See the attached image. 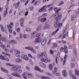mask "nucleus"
I'll return each mask as SVG.
<instances>
[{
  "label": "nucleus",
  "instance_id": "obj_1",
  "mask_svg": "<svg viewBox=\"0 0 79 79\" xmlns=\"http://www.w3.org/2000/svg\"><path fill=\"white\" fill-rule=\"evenodd\" d=\"M53 5V4H51L50 5H48L47 6H44L43 7H42L39 11V12H45L47 11V10L46 9L48 7V8H50L51 6H52Z\"/></svg>",
  "mask_w": 79,
  "mask_h": 79
},
{
  "label": "nucleus",
  "instance_id": "obj_2",
  "mask_svg": "<svg viewBox=\"0 0 79 79\" xmlns=\"http://www.w3.org/2000/svg\"><path fill=\"white\" fill-rule=\"evenodd\" d=\"M60 12H58L56 15H55L54 17V18L56 19V21H58L59 19H61L62 15H60Z\"/></svg>",
  "mask_w": 79,
  "mask_h": 79
},
{
  "label": "nucleus",
  "instance_id": "obj_3",
  "mask_svg": "<svg viewBox=\"0 0 79 79\" xmlns=\"http://www.w3.org/2000/svg\"><path fill=\"white\" fill-rule=\"evenodd\" d=\"M41 61L42 62H44V63H47V62H50V61H51L50 60H48L47 59V56H42V57L41 59Z\"/></svg>",
  "mask_w": 79,
  "mask_h": 79
},
{
  "label": "nucleus",
  "instance_id": "obj_4",
  "mask_svg": "<svg viewBox=\"0 0 79 79\" xmlns=\"http://www.w3.org/2000/svg\"><path fill=\"white\" fill-rule=\"evenodd\" d=\"M59 22L57 21L56 23L54 25L55 27L60 28L62 26V23H60L59 24Z\"/></svg>",
  "mask_w": 79,
  "mask_h": 79
},
{
  "label": "nucleus",
  "instance_id": "obj_5",
  "mask_svg": "<svg viewBox=\"0 0 79 79\" xmlns=\"http://www.w3.org/2000/svg\"><path fill=\"white\" fill-rule=\"evenodd\" d=\"M47 20V18H44L42 19L41 17H39L38 18V21H40L41 23H44Z\"/></svg>",
  "mask_w": 79,
  "mask_h": 79
},
{
  "label": "nucleus",
  "instance_id": "obj_6",
  "mask_svg": "<svg viewBox=\"0 0 79 79\" xmlns=\"http://www.w3.org/2000/svg\"><path fill=\"white\" fill-rule=\"evenodd\" d=\"M12 75L14 76L17 77H21L18 73V72L16 71V70L14 71V73H12Z\"/></svg>",
  "mask_w": 79,
  "mask_h": 79
},
{
  "label": "nucleus",
  "instance_id": "obj_7",
  "mask_svg": "<svg viewBox=\"0 0 79 79\" xmlns=\"http://www.w3.org/2000/svg\"><path fill=\"white\" fill-rule=\"evenodd\" d=\"M0 59L2 60H5L6 61H9V59H8V57H5L4 56H2L1 54H0Z\"/></svg>",
  "mask_w": 79,
  "mask_h": 79
},
{
  "label": "nucleus",
  "instance_id": "obj_8",
  "mask_svg": "<svg viewBox=\"0 0 79 79\" xmlns=\"http://www.w3.org/2000/svg\"><path fill=\"white\" fill-rule=\"evenodd\" d=\"M62 74L63 76L64 77H67V72L66 70H63L62 71Z\"/></svg>",
  "mask_w": 79,
  "mask_h": 79
},
{
  "label": "nucleus",
  "instance_id": "obj_9",
  "mask_svg": "<svg viewBox=\"0 0 79 79\" xmlns=\"http://www.w3.org/2000/svg\"><path fill=\"white\" fill-rule=\"evenodd\" d=\"M20 25L22 27L24 26V18H21L20 20Z\"/></svg>",
  "mask_w": 79,
  "mask_h": 79
},
{
  "label": "nucleus",
  "instance_id": "obj_10",
  "mask_svg": "<svg viewBox=\"0 0 79 79\" xmlns=\"http://www.w3.org/2000/svg\"><path fill=\"white\" fill-rule=\"evenodd\" d=\"M13 23L11 22L9 25H7V26L8 29H11L13 27Z\"/></svg>",
  "mask_w": 79,
  "mask_h": 79
},
{
  "label": "nucleus",
  "instance_id": "obj_11",
  "mask_svg": "<svg viewBox=\"0 0 79 79\" xmlns=\"http://www.w3.org/2000/svg\"><path fill=\"white\" fill-rule=\"evenodd\" d=\"M68 31L66 32V31H64V33H63V35H62V39H64L65 38V37L66 36V35H68Z\"/></svg>",
  "mask_w": 79,
  "mask_h": 79
},
{
  "label": "nucleus",
  "instance_id": "obj_12",
  "mask_svg": "<svg viewBox=\"0 0 79 79\" xmlns=\"http://www.w3.org/2000/svg\"><path fill=\"white\" fill-rule=\"evenodd\" d=\"M21 57L23 59L25 60H29V58L27 56L22 55L21 56Z\"/></svg>",
  "mask_w": 79,
  "mask_h": 79
},
{
  "label": "nucleus",
  "instance_id": "obj_13",
  "mask_svg": "<svg viewBox=\"0 0 79 79\" xmlns=\"http://www.w3.org/2000/svg\"><path fill=\"white\" fill-rule=\"evenodd\" d=\"M34 69L36 71H40V72L41 73L43 72V70H41L40 69L38 66H35L34 67Z\"/></svg>",
  "mask_w": 79,
  "mask_h": 79
},
{
  "label": "nucleus",
  "instance_id": "obj_14",
  "mask_svg": "<svg viewBox=\"0 0 79 79\" xmlns=\"http://www.w3.org/2000/svg\"><path fill=\"white\" fill-rule=\"evenodd\" d=\"M40 39H41L40 37L37 38L35 40V44L39 43V42L40 41Z\"/></svg>",
  "mask_w": 79,
  "mask_h": 79
},
{
  "label": "nucleus",
  "instance_id": "obj_15",
  "mask_svg": "<svg viewBox=\"0 0 79 79\" xmlns=\"http://www.w3.org/2000/svg\"><path fill=\"white\" fill-rule=\"evenodd\" d=\"M42 56H47V54H45V55H44V53L42 52L40 54H38V58H40V57H42Z\"/></svg>",
  "mask_w": 79,
  "mask_h": 79
},
{
  "label": "nucleus",
  "instance_id": "obj_16",
  "mask_svg": "<svg viewBox=\"0 0 79 79\" xmlns=\"http://www.w3.org/2000/svg\"><path fill=\"white\" fill-rule=\"evenodd\" d=\"M28 73L27 72H25L22 74V76L25 79H27V75Z\"/></svg>",
  "mask_w": 79,
  "mask_h": 79
},
{
  "label": "nucleus",
  "instance_id": "obj_17",
  "mask_svg": "<svg viewBox=\"0 0 79 79\" xmlns=\"http://www.w3.org/2000/svg\"><path fill=\"white\" fill-rule=\"evenodd\" d=\"M15 53H16L17 54V55L16 54L15 55L16 56H17V57H18L19 58L20 57V56L19 55V54L20 53V52H19V51L17 50L15 51Z\"/></svg>",
  "mask_w": 79,
  "mask_h": 79
},
{
  "label": "nucleus",
  "instance_id": "obj_18",
  "mask_svg": "<svg viewBox=\"0 0 79 79\" xmlns=\"http://www.w3.org/2000/svg\"><path fill=\"white\" fill-rule=\"evenodd\" d=\"M47 42V39H45L42 42H41V45L42 46H44L45 44V43Z\"/></svg>",
  "mask_w": 79,
  "mask_h": 79
},
{
  "label": "nucleus",
  "instance_id": "obj_19",
  "mask_svg": "<svg viewBox=\"0 0 79 79\" xmlns=\"http://www.w3.org/2000/svg\"><path fill=\"white\" fill-rule=\"evenodd\" d=\"M15 61L16 62H17L18 63H21L22 62V60L19 58H17L15 59Z\"/></svg>",
  "mask_w": 79,
  "mask_h": 79
},
{
  "label": "nucleus",
  "instance_id": "obj_20",
  "mask_svg": "<svg viewBox=\"0 0 79 79\" xmlns=\"http://www.w3.org/2000/svg\"><path fill=\"white\" fill-rule=\"evenodd\" d=\"M52 72L54 74H55V75H56V76H60L61 75V74L60 73H58V72H55L54 71H52Z\"/></svg>",
  "mask_w": 79,
  "mask_h": 79
},
{
  "label": "nucleus",
  "instance_id": "obj_21",
  "mask_svg": "<svg viewBox=\"0 0 79 79\" xmlns=\"http://www.w3.org/2000/svg\"><path fill=\"white\" fill-rule=\"evenodd\" d=\"M41 27H42V24H40L39 25V26H38V27L37 28L36 31H40V30L42 29Z\"/></svg>",
  "mask_w": 79,
  "mask_h": 79
},
{
  "label": "nucleus",
  "instance_id": "obj_22",
  "mask_svg": "<svg viewBox=\"0 0 79 79\" xmlns=\"http://www.w3.org/2000/svg\"><path fill=\"white\" fill-rule=\"evenodd\" d=\"M47 22H46L45 23V29H47L50 27V25L47 24Z\"/></svg>",
  "mask_w": 79,
  "mask_h": 79
},
{
  "label": "nucleus",
  "instance_id": "obj_23",
  "mask_svg": "<svg viewBox=\"0 0 79 79\" xmlns=\"http://www.w3.org/2000/svg\"><path fill=\"white\" fill-rule=\"evenodd\" d=\"M30 50L34 53H37L36 51L34 50V49L33 48H32V47H31V48L30 49Z\"/></svg>",
  "mask_w": 79,
  "mask_h": 79
},
{
  "label": "nucleus",
  "instance_id": "obj_24",
  "mask_svg": "<svg viewBox=\"0 0 79 79\" xmlns=\"http://www.w3.org/2000/svg\"><path fill=\"white\" fill-rule=\"evenodd\" d=\"M1 69L2 71L4 72V73H8V72L7 70H6L5 69H4L3 68H2Z\"/></svg>",
  "mask_w": 79,
  "mask_h": 79
},
{
  "label": "nucleus",
  "instance_id": "obj_25",
  "mask_svg": "<svg viewBox=\"0 0 79 79\" xmlns=\"http://www.w3.org/2000/svg\"><path fill=\"white\" fill-rule=\"evenodd\" d=\"M75 73L77 76H79V71L78 69H76L75 70Z\"/></svg>",
  "mask_w": 79,
  "mask_h": 79
},
{
  "label": "nucleus",
  "instance_id": "obj_26",
  "mask_svg": "<svg viewBox=\"0 0 79 79\" xmlns=\"http://www.w3.org/2000/svg\"><path fill=\"white\" fill-rule=\"evenodd\" d=\"M0 27L1 28L2 31V32H4V31L5 30L4 29V28H3V25H0Z\"/></svg>",
  "mask_w": 79,
  "mask_h": 79
},
{
  "label": "nucleus",
  "instance_id": "obj_27",
  "mask_svg": "<svg viewBox=\"0 0 79 79\" xmlns=\"http://www.w3.org/2000/svg\"><path fill=\"white\" fill-rule=\"evenodd\" d=\"M59 30V29H57V30H56V31H55L52 33V35H53L54 34H56V32H57V31Z\"/></svg>",
  "mask_w": 79,
  "mask_h": 79
},
{
  "label": "nucleus",
  "instance_id": "obj_28",
  "mask_svg": "<svg viewBox=\"0 0 79 79\" xmlns=\"http://www.w3.org/2000/svg\"><path fill=\"white\" fill-rule=\"evenodd\" d=\"M25 31H26V32H30V31H31V28H27L25 29Z\"/></svg>",
  "mask_w": 79,
  "mask_h": 79
},
{
  "label": "nucleus",
  "instance_id": "obj_29",
  "mask_svg": "<svg viewBox=\"0 0 79 79\" xmlns=\"http://www.w3.org/2000/svg\"><path fill=\"white\" fill-rule=\"evenodd\" d=\"M59 58H60V56L59 55H57V56L56 57V63H58V61L57 60H58Z\"/></svg>",
  "mask_w": 79,
  "mask_h": 79
},
{
  "label": "nucleus",
  "instance_id": "obj_30",
  "mask_svg": "<svg viewBox=\"0 0 79 79\" xmlns=\"http://www.w3.org/2000/svg\"><path fill=\"white\" fill-rule=\"evenodd\" d=\"M0 46L1 47H2V48H5V46L3 45V44L2 42H1V41H0Z\"/></svg>",
  "mask_w": 79,
  "mask_h": 79
},
{
  "label": "nucleus",
  "instance_id": "obj_31",
  "mask_svg": "<svg viewBox=\"0 0 79 79\" xmlns=\"http://www.w3.org/2000/svg\"><path fill=\"white\" fill-rule=\"evenodd\" d=\"M6 38L4 37H2L1 39V40H2L3 42H5V41L6 40Z\"/></svg>",
  "mask_w": 79,
  "mask_h": 79
},
{
  "label": "nucleus",
  "instance_id": "obj_32",
  "mask_svg": "<svg viewBox=\"0 0 79 79\" xmlns=\"http://www.w3.org/2000/svg\"><path fill=\"white\" fill-rule=\"evenodd\" d=\"M12 44H17V41L16 40H12Z\"/></svg>",
  "mask_w": 79,
  "mask_h": 79
},
{
  "label": "nucleus",
  "instance_id": "obj_33",
  "mask_svg": "<svg viewBox=\"0 0 79 79\" xmlns=\"http://www.w3.org/2000/svg\"><path fill=\"white\" fill-rule=\"evenodd\" d=\"M2 54L3 55H7V56H10V54H8L7 53H6L5 52H2Z\"/></svg>",
  "mask_w": 79,
  "mask_h": 79
},
{
  "label": "nucleus",
  "instance_id": "obj_34",
  "mask_svg": "<svg viewBox=\"0 0 79 79\" xmlns=\"http://www.w3.org/2000/svg\"><path fill=\"white\" fill-rule=\"evenodd\" d=\"M19 3H20V2H18V3H17V5L15 7V8H16V9H17V8H18V6H19Z\"/></svg>",
  "mask_w": 79,
  "mask_h": 79
},
{
  "label": "nucleus",
  "instance_id": "obj_35",
  "mask_svg": "<svg viewBox=\"0 0 79 79\" xmlns=\"http://www.w3.org/2000/svg\"><path fill=\"white\" fill-rule=\"evenodd\" d=\"M19 37L20 39H23V35H22V33L21 32L19 33Z\"/></svg>",
  "mask_w": 79,
  "mask_h": 79
},
{
  "label": "nucleus",
  "instance_id": "obj_36",
  "mask_svg": "<svg viewBox=\"0 0 79 79\" xmlns=\"http://www.w3.org/2000/svg\"><path fill=\"white\" fill-rule=\"evenodd\" d=\"M75 33H76V32L75 31H73V40H74V39L75 38Z\"/></svg>",
  "mask_w": 79,
  "mask_h": 79
},
{
  "label": "nucleus",
  "instance_id": "obj_37",
  "mask_svg": "<svg viewBox=\"0 0 79 79\" xmlns=\"http://www.w3.org/2000/svg\"><path fill=\"white\" fill-rule=\"evenodd\" d=\"M76 18V15H73V17L71 19V20L73 21H74V19H75Z\"/></svg>",
  "mask_w": 79,
  "mask_h": 79
},
{
  "label": "nucleus",
  "instance_id": "obj_38",
  "mask_svg": "<svg viewBox=\"0 0 79 79\" xmlns=\"http://www.w3.org/2000/svg\"><path fill=\"white\" fill-rule=\"evenodd\" d=\"M16 71L18 73H19V74H20V73H21L22 72V71L21 70H16Z\"/></svg>",
  "mask_w": 79,
  "mask_h": 79
},
{
  "label": "nucleus",
  "instance_id": "obj_39",
  "mask_svg": "<svg viewBox=\"0 0 79 79\" xmlns=\"http://www.w3.org/2000/svg\"><path fill=\"white\" fill-rule=\"evenodd\" d=\"M18 66L19 65H13V66L14 67H15L16 70H17V69H18Z\"/></svg>",
  "mask_w": 79,
  "mask_h": 79
},
{
  "label": "nucleus",
  "instance_id": "obj_40",
  "mask_svg": "<svg viewBox=\"0 0 79 79\" xmlns=\"http://www.w3.org/2000/svg\"><path fill=\"white\" fill-rule=\"evenodd\" d=\"M70 67L71 68H74V63H72L70 64Z\"/></svg>",
  "mask_w": 79,
  "mask_h": 79
},
{
  "label": "nucleus",
  "instance_id": "obj_41",
  "mask_svg": "<svg viewBox=\"0 0 79 79\" xmlns=\"http://www.w3.org/2000/svg\"><path fill=\"white\" fill-rule=\"evenodd\" d=\"M27 77L28 78H30L32 77V74L31 73H29L28 74Z\"/></svg>",
  "mask_w": 79,
  "mask_h": 79
},
{
  "label": "nucleus",
  "instance_id": "obj_42",
  "mask_svg": "<svg viewBox=\"0 0 79 79\" xmlns=\"http://www.w3.org/2000/svg\"><path fill=\"white\" fill-rule=\"evenodd\" d=\"M69 28V25H67L66 26V28L64 29V31H66V32H68V31H67L66 30H67V29H68Z\"/></svg>",
  "mask_w": 79,
  "mask_h": 79
},
{
  "label": "nucleus",
  "instance_id": "obj_43",
  "mask_svg": "<svg viewBox=\"0 0 79 79\" xmlns=\"http://www.w3.org/2000/svg\"><path fill=\"white\" fill-rule=\"evenodd\" d=\"M73 74V72L71 70H69V75H70V76H72V75Z\"/></svg>",
  "mask_w": 79,
  "mask_h": 79
},
{
  "label": "nucleus",
  "instance_id": "obj_44",
  "mask_svg": "<svg viewBox=\"0 0 79 79\" xmlns=\"http://www.w3.org/2000/svg\"><path fill=\"white\" fill-rule=\"evenodd\" d=\"M47 15V14L45 13V14H43L41 15V17H45Z\"/></svg>",
  "mask_w": 79,
  "mask_h": 79
},
{
  "label": "nucleus",
  "instance_id": "obj_45",
  "mask_svg": "<svg viewBox=\"0 0 79 79\" xmlns=\"http://www.w3.org/2000/svg\"><path fill=\"white\" fill-rule=\"evenodd\" d=\"M72 77L73 79H76V77L74 75H72Z\"/></svg>",
  "mask_w": 79,
  "mask_h": 79
},
{
  "label": "nucleus",
  "instance_id": "obj_46",
  "mask_svg": "<svg viewBox=\"0 0 79 79\" xmlns=\"http://www.w3.org/2000/svg\"><path fill=\"white\" fill-rule=\"evenodd\" d=\"M31 47L30 46V47H26L25 48L26 49H27V50H30L31 48Z\"/></svg>",
  "mask_w": 79,
  "mask_h": 79
},
{
  "label": "nucleus",
  "instance_id": "obj_47",
  "mask_svg": "<svg viewBox=\"0 0 79 79\" xmlns=\"http://www.w3.org/2000/svg\"><path fill=\"white\" fill-rule=\"evenodd\" d=\"M7 14V10H6L5 12H4V14H3V16H6V15Z\"/></svg>",
  "mask_w": 79,
  "mask_h": 79
},
{
  "label": "nucleus",
  "instance_id": "obj_48",
  "mask_svg": "<svg viewBox=\"0 0 79 79\" xmlns=\"http://www.w3.org/2000/svg\"><path fill=\"white\" fill-rule=\"evenodd\" d=\"M9 9V7H8V5H7L6 6V11H8V9Z\"/></svg>",
  "mask_w": 79,
  "mask_h": 79
},
{
  "label": "nucleus",
  "instance_id": "obj_49",
  "mask_svg": "<svg viewBox=\"0 0 79 79\" xmlns=\"http://www.w3.org/2000/svg\"><path fill=\"white\" fill-rule=\"evenodd\" d=\"M53 45L54 46V47L56 48L57 47V44L56 43H54L53 44Z\"/></svg>",
  "mask_w": 79,
  "mask_h": 79
},
{
  "label": "nucleus",
  "instance_id": "obj_50",
  "mask_svg": "<svg viewBox=\"0 0 79 79\" xmlns=\"http://www.w3.org/2000/svg\"><path fill=\"white\" fill-rule=\"evenodd\" d=\"M8 31L10 34H11V33H12V30H11V29H9Z\"/></svg>",
  "mask_w": 79,
  "mask_h": 79
},
{
  "label": "nucleus",
  "instance_id": "obj_51",
  "mask_svg": "<svg viewBox=\"0 0 79 79\" xmlns=\"http://www.w3.org/2000/svg\"><path fill=\"white\" fill-rule=\"evenodd\" d=\"M61 9H58V10H54V11H56V13H58L59 11H60Z\"/></svg>",
  "mask_w": 79,
  "mask_h": 79
},
{
  "label": "nucleus",
  "instance_id": "obj_52",
  "mask_svg": "<svg viewBox=\"0 0 79 79\" xmlns=\"http://www.w3.org/2000/svg\"><path fill=\"white\" fill-rule=\"evenodd\" d=\"M54 69V72L55 73H56L57 72V71H58V69H57V68L56 67H55Z\"/></svg>",
  "mask_w": 79,
  "mask_h": 79
},
{
  "label": "nucleus",
  "instance_id": "obj_53",
  "mask_svg": "<svg viewBox=\"0 0 79 79\" xmlns=\"http://www.w3.org/2000/svg\"><path fill=\"white\" fill-rule=\"evenodd\" d=\"M39 64L40 66H42L43 64H44V63H43L42 62H40L39 63Z\"/></svg>",
  "mask_w": 79,
  "mask_h": 79
},
{
  "label": "nucleus",
  "instance_id": "obj_54",
  "mask_svg": "<svg viewBox=\"0 0 79 79\" xmlns=\"http://www.w3.org/2000/svg\"><path fill=\"white\" fill-rule=\"evenodd\" d=\"M15 68H16L15 67H14L13 68H12L11 69V71H15Z\"/></svg>",
  "mask_w": 79,
  "mask_h": 79
},
{
  "label": "nucleus",
  "instance_id": "obj_55",
  "mask_svg": "<svg viewBox=\"0 0 79 79\" xmlns=\"http://www.w3.org/2000/svg\"><path fill=\"white\" fill-rule=\"evenodd\" d=\"M17 32H19L20 31V28H19V27H18L17 29Z\"/></svg>",
  "mask_w": 79,
  "mask_h": 79
},
{
  "label": "nucleus",
  "instance_id": "obj_56",
  "mask_svg": "<svg viewBox=\"0 0 79 79\" xmlns=\"http://www.w3.org/2000/svg\"><path fill=\"white\" fill-rule=\"evenodd\" d=\"M38 2V1H35L34 3V6H35V5H36L37 3Z\"/></svg>",
  "mask_w": 79,
  "mask_h": 79
},
{
  "label": "nucleus",
  "instance_id": "obj_57",
  "mask_svg": "<svg viewBox=\"0 0 79 79\" xmlns=\"http://www.w3.org/2000/svg\"><path fill=\"white\" fill-rule=\"evenodd\" d=\"M40 35V33H38L36 35V36L37 37H39Z\"/></svg>",
  "mask_w": 79,
  "mask_h": 79
},
{
  "label": "nucleus",
  "instance_id": "obj_58",
  "mask_svg": "<svg viewBox=\"0 0 79 79\" xmlns=\"http://www.w3.org/2000/svg\"><path fill=\"white\" fill-rule=\"evenodd\" d=\"M68 51L67 50V49L64 50V53H68Z\"/></svg>",
  "mask_w": 79,
  "mask_h": 79
},
{
  "label": "nucleus",
  "instance_id": "obj_59",
  "mask_svg": "<svg viewBox=\"0 0 79 79\" xmlns=\"http://www.w3.org/2000/svg\"><path fill=\"white\" fill-rule=\"evenodd\" d=\"M63 48H64V50H66V49H67V46H66V45H64V46Z\"/></svg>",
  "mask_w": 79,
  "mask_h": 79
},
{
  "label": "nucleus",
  "instance_id": "obj_60",
  "mask_svg": "<svg viewBox=\"0 0 79 79\" xmlns=\"http://www.w3.org/2000/svg\"><path fill=\"white\" fill-rule=\"evenodd\" d=\"M36 36V35H34L33 34H32V35H31V38H34V37H35Z\"/></svg>",
  "mask_w": 79,
  "mask_h": 79
},
{
  "label": "nucleus",
  "instance_id": "obj_61",
  "mask_svg": "<svg viewBox=\"0 0 79 79\" xmlns=\"http://www.w3.org/2000/svg\"><path fill=\"white\" fill-rule=\"evenodd\" d=\"M34 9V7L33 6H31L30 8V10L31 11H32V10H33Z\"/></svg>",
  "mask_w": 79,
  "mask_h": 79
},
{
  "label": "nucleus",
  "instance_id": "obj_62",
  "mask_svg": "<svg viewBox=\"0 0 79 79\" xmlns=\"http://www.w3.org/2000/svg\"><path fill=\"white\" fill-rule=\"evenodd\" d=\"M23 38L24 39H26L27 38V35L26 34L23 35Z\"/></svg>",
  "mask_w": 79,
  "mask_h": 79
},
{
  "label": "nucleus",
  "instance_id": "obj_63",
  "mask_svg": "<svg viewBox=\"0 0 79 79\" xmlns=\"http://www.w3.org/2000/svg\"><path fill=\"white\" fill-rule=\"evenodd\" d=\"M5 52H10V51L8 49H5Z\"/></svg>",
  "mask_w": 79,
  "mask_h": 79
},
{
  "label": "nucleus",
  "instance_id": "obj_64",
  "mask_svg": "<svg viewBox=\"0 0 79 79\" xmlns=\"http://www.w3.org/2000/svg\"><path fill=\"white\" fill-rule=\"evenodd\" d=\"M45 77L44 76H42L41 77V78L42 79H45V77Z\"/></svg>",
  "mask_w": 79,
  "mask_h": 79
}]
</instances>
